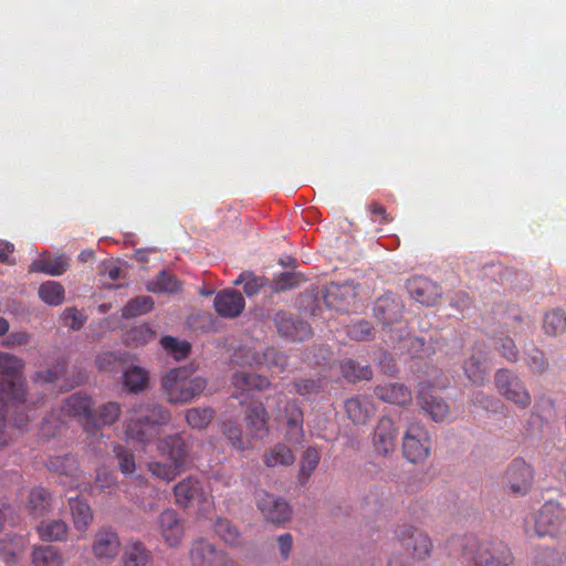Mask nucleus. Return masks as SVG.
<instances>
[{"label":"nucleus","instance_id":"1","mask_svg":"<svg viewBox=\"0 0 566 566\" xmlns=\"http://www.w3.org/2000/svg\"><path fill=\"white\" fill-rule=\"evenodd\" d=\"M24 360L13 354L0 352V402L20 406L25 401V381L21 378Z\"/></svg>","mask_w":566,"mask_h":566},{"label":"nucleus","instance_id":"2","mask_svg":"<svg viewBox=\"0 0 566 566\" xmlns=\"http://www.w3.org/2000/svg\"><path fill=\"white\" fill-rule=\"evenodd\" d=\"M169 420L170 412L165 407L146 406L126 424V439L142 444L149 443L158 436V428L168 423Z\"/></svg>","mask_w":566,"mask_h":566},{"label":"nucleus","instance_id":"3","mask_svg":"<svg viewBox=\"0 0 566 566\" xmlns=\"http://www.w3.org/2000/svg\"><path fill=\"white\" fill-rule=\"evenodd\" d=\"M192 374V370L186 367L175 368L163 378V387L170 402H189L206 389V379Z\"/></svg>","mask_w":566,"mask_h":566},{"label":"nucleus","instance_id":"4","mask_svg":"<svg viewBox=\"0 0 566 566\" xmlns=\"http://www.w3.org/2000/svg\"><path fill=\"white\" fill-rule=\"evenodd\" d=\"M403 305L394 294H385L377 298L374 307L376 319L382 324L384 329L391 334L392 342L402 339L407 334V325L401 319Z\"/></svg>","mask_w":566,"mask_h":566},{"label":"nucleus","instance_id":"5","mask_svg":"<svg viewBox=\"0 0 566 566\" xmlns=\"http://www.w3.org/2000/svg\"><path fill=\"white\" fill-rule=\"evenodd\" d=\"M534 531L538 537H555L566 531V512L556 501H547L535 515Z\"/></svg>","mask_w":566,"mask_h":566},{"label":"nucleus","instance_id":"6","mask_svg":"<svg viewBox=\"0 0 566 566\" xmlns=\"http://www.w3.org/2000/svg\"><path fill=\"white\" fill-rule=\"evenodd\" d=\"M431 439L428 431L419 422L408 426L403 434L402 452L405 458L412 462H423L430 454Z\"/></svg>","mask_w":566,"mask_h":566},{"label":"nucleus","instance_id":"7","mask_svg":"<svg viewBox=\"0 0 566 566\" xmlns=\"http://www.w3.org/2000/svg\"><path fill=\"white\" fill-rule=\"evenodd\" d=\"M494 384L499 394L520 408H527L532 398L525 384L511 370L499 369L494 376Z\"/></svg>","mask_w":566,"mask_h":566},{"label":"nucleus","instance_id":"8","mask_svg":"<svg viewBox=\"0 0 566 566\" xmlns=\"http://www.w3.org/2000/svg\"><path fill=\"white\" fill-rule=\"evenodd\" d=\"M514 556L503 542L480 543L471 557V566H511Z\"/></svg>","mask_w":566,"mask_h":566},{"label":"nucleus","instance_id":"9","mask_svg":"<svg viewBox=\"0 0 566 566\" xmlns=\"http://www.w3.org/2000/svg\"><path fill=\"white\" fill-rule=\"evenodd\" d=\"M93 400L90 396L75 392L67 397L61 407V417L74 418L84 428L85 432H91V429L96 428L94 419Z\"/></svg>","mask_w":566,"mask_h":566},{"label":"nucleus","instance_id":"10","mask_svg":"<svg viewBox=\"0 0 566 566\" xmlns=\"http://www.w3.org/2000/svg\"><path fill=\"white\" fill-rule=\"evenodd\" d=\"M396 536L400 544L411 552L413 559L424 560L430 557L433 544L426 532L412 525H403L396 530Z\"/></svg>","mask_w":566,"mask_h":566},{"label":"nucleus","instance_id":"11","mask_svg":"<svg viewBox=\"0 0 566 566\" xmlns=\"http://www.w3.org/2000/svg\"><path fill=\"white\" fill-rule=\"evenodd\" d=\"M533 484V470L523 459L512 461L504 474V485L511 493L525 495Z\"/></svg>","mask_w":566,"mask_h":566},{"label":"nucleus","instance_id":"12","mask_svg":"<svg viewBox=\"0 0 566 566\" xmlns=\"http://www.w3.org/2000/svg\"><path fill=\"white\" fill-rule=\"evenodd\" d=\"M120 552L118 533L112 526L99 527L93 537L92 553L99 560H114Z\"/></svg>","mask_w":566,"mask_h":566},{"label":"nucleus","instance_id":"13","mask_svg":"<svg viewBox=\"0 0 566 566\" xmlns=\"http://www.w3.org/2000/svg\"><path fill=\"white\" fill-rule=\"evenodd\" d=\"M274 323L280 336L293 342H303L312 336V327L308 323L294 318L292 314L279 311L274 315Z\"/></svg>","mask_w":566,"mask_h":566},{"label":"nucleus","instance_id":"14","mask_svg":"<svg viewBox=\"0 0 566 566\" xmlns=\"http://www.w3.org/2000/svg\"><path fill=\"white\" fill-rule=\"evenodd\" d=\"M398 427L390 417H381L374 429L373 446L375 451L381 455L392 453L397 446Z\"/></svg>","mask_w":566,"mask_h":566},{"label":"nucleus","instance_id":"15","mask_svg":"<svg viewBox=\"0 0 566 566\" xmlns=\"http://www.w3.org/2000/svg\"><path fill=\"white\" fill-rule=\"evenodd\" d=\"M176 504L181 507H189L193 501L200 504L210 502V494L206 493L199 479L188 476L174 486Z\"/></svg>","mask_w":566,"mask_h":566},{"label":"nucleus","instance_id":"16","mask_svg":"<svg viewBox=\"0 0 566 566\" xmlns=\"http://www.w3.org/2000/svg\"><path fill=\"white\" fill-rule=\"evenodd\" d=\"M157 528L167 545L176 547L181 543L185 528L179 514L175 510L167 509L159 514Z\"/></svg>","mask_w":566,"mask_h":566},{"label":"nucleus","instance_id":"17","mask_svg":"<svg viewBox=\"0 0 566 566\" xmlns=\"http://www.w3.org/2000/svg\"><path fill=\"white\" fill-rule=\"evenodd\" d=\"M258 507L269 522L281 524L290 520L292 511L287 502L272 494L262 492L258 499Z\"/></svg>","mask_w":566,"mask_h":566},{"label":"nucleus","instance_id":"18","mask_svg":"<svg viewBox=\"0 0 566 566\" xmlns=\"http://www.w3.org/2000/svg\"><path fill=\"white\" fill-rule=\"evenodd\" d=\"M407 289L410 296L426 306H433L441 295V289L431 280L416 276L408 281Z\"/></svg>","mask_w":566,"mask_h":566},{"label":"nucleus","instance_id":"19","mask_svg":"<svg viewBox=\"0 0 566 566\" xmlns=\"http://www.w3.org/2000/svg\"><path fill=\"white\" fill-rule=\"evenodd\" d=\"M213 306L220 316L234 318L243 312L245 301L240 292L235 290H223L216 295Z\"/></svg>","mask_w":566,"mask_h":566},{"label":"nucleus","instance_id":"20","mask_svg":"<svg viewBox=\"0 0 566 566\" xmlns=\"http://www.w3.org/2000/svg\"><path fill=\"white\" fill-rule=\"evenodd\" d=\"M158 451L167 457L176 467L185 470L188 460L189 444L179 434L168 436L158 442Z\"/></svg>","mask_w":566,"mask_h":566},{"label":"nucleus","instance_id":"21","mask_svg":"<svg viewBox=\"0 0 566 566\" xmlns=\"http://www.w3.org/2000/svg\"><path fill=\"white\" fill-rule=\"evenodd\" d=\"M345 412L354 424H366L376 413L373 399L368 396H355L348 398L344 403Z\"/></svg>","mask_w":566,"mask_h":566},{"label":"nucleus","instance_id":"22","mask_svg":"<svg viewBox=\"0 0 566 566\" xmlns=\"http://www.w3.org/2000/svg\"><path fill=\"white\" fill-rule=\"evenodd\" d=\"M46 467L50 471L70 479V481H61L63 485H67L71 489L78 486V461L75 455L65 454L63 457H52L48 460Z\"/></svg>","mask_w":566,"mask_h":566},{"label":"nucleus","instance_id":"23","mask_svg":"<svg viewBox=\"0 0 566 566\" xmlns=\"http://www.w3.org/2000/svg\"><path fill=\"white\" fill-rule=\"evenodd\" d=\"M355 296V286L349 282H332L326 285L323 291V298L326 306L335 310H342L345 305H348L350 300Z\"/></svg>","mask_w":566,"mask_h":566},{"label":"nucleus","instance_id":"24","mask_svg":"<svg viewBox=\"0 0 566 566\" xmlns=\"http://www.w3.org/2000/svg\"><path fill=\"white\" fill-rule=\"evenodd\" d=\"M268 418V411L263 403L255 402L248 407L244 419L252 438L263 439L269 434Z\"/></svg>","mask_w":566,"mask_h":566},{"label":"nucleus","instance_id":"25","mask_svg":"<svg viewBox=\"0 0 566 566\" xmlns=\"http://www.w3.org/2000/svg\"><path fill=\"white\" fill-rule=\"evenodd\" d=\"M422 410L436 422L450 418L449 405L441 397L432 395L429 389H421L418 396Z\"/></svg>","mask_w":566,"mask_h":566},{"label":"nucleus","instance_id":"26","mask_svg":"<svg viewBox=\"0 0 566 566\" xmlns=\"http://www.w3.org/2000/svg\"><path fill=\"white\" fill-rule=\"evenodd\" d=\"M285 419L287 426L286 438L290 442L300 444L304 438L303 411L297 400H289L285 406Z\"/></svg>","mask_w":566,"mask_h":566},{"label":"nucleus","instance_id":"27","mask_svg":"<svg viewBox=\"0 0 566 566\" xmlns=\"http://www.w3.org/2000/svg\"><path fill=\"white\" fill-rule=\"evenodd\" d=\"M374 392L381 401L391 405L405 406L412 399L411 391L398 382L376 386Z\"/></svg>","mask_w":566,"mask_h":566},{"label":"nucleus","instance_id":"28","mask_svg":"<svg viewBox=\"0 0 566 566\" xmlns=\"http://www.w3.org/2000/svg\"><path fill=\"white\" fill-rule=\"evenodd\" d=\"M122 560L123 566H148L153 554L143 542L135 539L125 545Z\"/></svg>","mask_w":566,"mask_h":566},{"label":"nucleus","instance_id":"29","mask_svg":"<svg viewBox=\"0 0 566 566\" xmlns=\"http://www.w3.org/2000/svg\"><path fill=\"white\" fill-rule=\"evenodd\" d=\"M486 359V353L482 346H476L472 356L464 361L463 370L470 381L475 385H483L486 377V370L483 366Z\"/></svg>","mask_w":566,"mask_h":566},{"label":"nucleus","instance_id":"30","mask_svg":"<svg viewBox=\"0 0 566 566\" xmlns=\"http://www.w3.org/2000/svg\"><path fill=\"white\" fill-rule=\"evenodd\" d=\"M69 268L67 261L63 255L50 256L44 253L40 259L33 261L29 266V272L32 273H45L52 276L62 275Z\"/></svg>","mask_w":566,"mask_h":566},{"label":"nucleus","instance_id":"31","mask_svg":"<svg viewBox=\"0 0 566 566\" xmlns=\"http://www.w3.org/2000/svg\"><path fill=\"white\" fill-rule=\"evenodd\" d=\"M219 554L214 546L203 538H198L192 543L190 549V560L192 566H213Z\"/></svg>","mask_w":566,"mask_h":566},{"label":"nucleus","instance_id":"32","mask_svg":"<svg viewBox=\"0 0 566 566\" xmlns=\"http://www.w3.org/2000/svg\"><path fill=\"white\" fill-rule=\"evenodd\" d=\"M31 563L33 566H64V558L59 547L40 545L33 547Z\"/></svg>","mask_w":566,"mask_h":566},{"label":"nucleus","instance_id":"33","mask_svg":"<svg viewBox=\"0 0 566 566\" xmlns=\"http://www.w3.org/2000/svg\"><path fill=\"white\" fill-rule=\"evenodd\" d=\"M258 366H265L271 370L282 373L287 366V356L275 347H266L262 353L255 352L252 356Z\"/></svg>","mask_w":566,"mask_h":566},{"label":"nucleus","instance_id":"34","mask_svg":"<svg viewBox=\"0 0 566 566\" xmlns=\"http://www.w3.org/2000/svg\"><path fill=\"white\" fill-rule=\"evenodd\" d=\"M69 505L74 527L78 532H86L93 521V512L90 505L78 496L70 497Z\"/></svg>","mask_w":566,"mask_h":566},{"label":"nucleus","instance_id":"35","mask_svg":"<svg viewBox=\"0 0 566 566\" xmlns=\"http://www.w3.org/2000/svg\"><path fill=\"white\" fill-rule=\"evenodd\" d=\"M232 384L241 391H261L270 387V380L266 377L247 371H237L232 377Z\"/></svg>","mask_w":566,"mask_h":566},{"label":"nucleus","instance_id":"36","mask_svg":"<svg viewBox=\"0 0 566 566\" xmlns=\"http://www.w3.org/2000/svg\"><path fill=\"white\" fill-rule=\"evenodd\" d=\"M122 413V408L118 402L108 401L94 410V422L97 424L96 428L91 429L90 433H96L105 426L114 424Z\"/></svg>","mask_w":566,"mask_h":566},{"label":"nucleus","instance_id":"37","mask_svg":"<svg viewBox=\"0 0 566 566\" xmlns=\"http://www.w3.org/2000/svg\"><path fill=\"white\" fill-rule=\"evenodd\" d=\"M36 530L44 542H64L69 534V526L62 520L42 522Z\"/></svg>","mask_w":566,"mask_h":566},{"label":"nucleus","instance_id":"38","mask_svg":"<svg viewBox=\"0 0 566 566\" xmlns=\"http://www.w3.org/2000/svg\"><path fill=\"white\" fill-rule=\"evenodd\" d=\"M24 539L22 536L7 535L0 539V554L7 564L17 563L19 555L23 552Z\"/></svg>","mask_w":566,"mask_h":566},{"label":"nucleus","instance_id":"39","mask_svg":"<svg viewBox=\"0 0 566 566\" xmlns=\"http://www.w3.org/2000/svg\"><path fill=\"white\" fill-rule=\"evenodd\" d=\"M39 297L48 305L59 306L64 302L65 290L59 282L46 281L39 287Z\"/></svg>","mask_w":566,"mask_h":566},{"label":"nucleus","instance_id":"40","mask_svg":"<svg viewBox=\"0 0 566 566\" xmlns=\"http://www.w3.org/2000/svg\"><path fill=\"white\" fill-rule=\"evenodd\" d=\"M147 289L153 293H177L180 291L181 284L174 274L161 271L148 283Z\"/></svg>","mask_w":566,"mask_h":566},{"label":"nucleus","instance_id":"41","mask_svg":"<svg viewBox=\"0 0 566 566\" xmlns=\"http://www.w3.org/2000/svg\"><path fill=\"white\" fill-rule=\"evenodd\" d=\"M340 371L348 381L369 380L373 377V370L369 365H359L353 359H345L340 364Z\"/></svg>","mask_w":566,"mask_h":566},{"label":"nucleus","instance_id":"42","mask_svg":"<svg viewBox=\"0 0 566 566\" xmlns=\"http://www.w3.org/2000/svg\"><path fill=\"white\" fill-rule=\"evenodd\" d=\"M51 496L50 493L41 488L36 486L30 491L28 509L33 516H42L48 512L50 507Z\"/></svg>","mask_w":566,"mask_h":566},{"label":"nucleus","instance_id":"43","mask_svg":"<svg viewBox=\"0 0 566 566\" xmlns=\"http://www.w3.org/2000/svg\"><path fill=\"white\" fill-rule=\"evenodd\" d=\"M295 461L292 450L283 443L276 444L272 450L264 454V463L269 468L277 465H291Z\"/></svg>","mask_w":566,"mask_h":566},{"label":"nucleus","instance_id":"44","mask_svg":"<svg viewBox=\"0 0 566 566\" xmlns=\"http://www.w3.org/2000/svg\"><path fill=\"white\" fill-rule=\"evenodd\" d=\"M147 382L148 375L142 367L133 366L123 374V384L129 391H142L146 388Z\"/></svg>","mask_w":566,"mask_h":566},{"label":"nucleus","instance_id":"45","mask_svg":"<svg viewBox=\"0 0 566 566\" xmlns=\"http://www.w3.org/2000/svg\"><path fill=\"white\" fill-rule=\"evenodd\" d=\"M156 333L146 324L134 326L127 331L125 343L128 346H143L155 339Z\"/></svg>","mask_w":566,"mask_h":566},{"label":"nucleus","instance_id":"46","mask_svg":"<svg viewBox=\"0 0 566 566\" xmlns=\"http://www.w3.org/2000/svg\"><path fill=\"white\" fill-rule=\"evenodd\" d=\"M321 460L319 452L316 448H307L302 455L298 480L303 484L305 483L311 474L316 470Z\"/></svg>","mask_w":566,"mask_h":566},{"label":"nucleus","instance_id":"47","mask_svg":"<svg viewBox=\"0 0 566 566\" xmlns=\"http://www.w3.org/2000/svg\"><path fill=\"white\" fill-rule=\"evenodd\" d=\"M154 307V301L150 296H137L132 298L122 310L125 318H132L147 314Z\"/></svg>","mask_w":566,"mask_h":566},{"label":"nucleus","instance_id":"48","mask_svg":"<svg viewBox=\"0 0 566 566\" xmlns=\"http://www.w3.org/2000/svg\"><path fill=\"white\" fill-rule=\"evenodd\" d=\"M234 284H243L244 293L251 297L259 293V291L268 284V279L264 276H258L252 272H242Z\"/></svg>","mask_w":566,"mask_h":566},{"label":"nucleus","instance_id":"49","mask_svg":"<svg viewBox=\"0 0 566 566\" xmlns=\"http://www.w3.org/2000/svg\"><path fill=\"white\" fill-rule=\"evenodd\" d=\"M543 328L547 335H558L566 329V314L559 310H553L544 316Z\"/></svg>","mask_w":566,"mask_h":566},{"label":"nucleus","instance_id":"50","mask_svg":"<svg viewBox=\"0 0 566 566\" xmlns=\"http://www.w3.org/2000/svg\"><path fill=\"white\" fill-rule=\"evenodd\" d=\"M214 532L229 545H238L240 543V532L227 518L219 517L216 520Z\"/></svg>","mask_w":566,"mask_h":566},{"label":"nucleus","instance_id":"51","mask_svg":"<svg viewBox=\"0 0 566 566\" xmlns=\"http://www.w3.org/2000/svg\"><path fill=\"white\" fill-rule=\"evenodd\" d=\"M213 418L211 408H191L186 413L187 423L195 429H205L209 426Z\"/></svg>","mask_w":566,"mask_h":566},{"label":"nucleus","instance_id":"52","mask_svg":"<svg viewBox=\"0 0 566 566\" xmlns=\"http://www.w3.org/2000/svg\"><path fill=\"white\" fill-rule=\"evenodd\" d=\"M163 348L175 359H182L190 354L191 345L186 340H178L172 336H165L160 339Z\"/></svg>","mask_w":566,"mask_h":566},{"label":"nucleus","instance_id":"53","mask_svg":"<svg viewBox=\"0 0 566 566\" xmlns=\"http://www.w3.org/2000/svg\"><path fill=\"white\" fill-rule=\"evenodd\" d=\"M148 471L156 478L161 479L164 481H172L179 475L184 470L179 467H176V463H164L159 461H151L148 463Z\"/></svg>","mask_w":566,"mask_h":566},{"label":"nucleus","instance_id":"54","mask_svg":"<svg viewBox=\"0 0 566 566\" xmlns=\"http://www.w3.org/2000/svg\"><path fill=\"white\" fill-rule=\"evenodd\" d=\"M305 280L302 273L283 272L273 279L272 289L275 292L291 290L298 286Z\"/></svg>","mask_w":566,"mask_h":566},{"label":"nucleus","instance_id":"55","mask_svg":"<svg viewBox=\"0 0 566 566\" xmlns=\"http://www.w3.org/2000/svg\"><path fill=\"white\" fill-rule=\"evenodd\" d=\"M113 451L118 461L120 472L123 474H132L136 469L134 453L122 444H115Z\"/></svg>","mask_w":566,"mask_h":566},{"label":"nucleus","instance_id":"56","mask_svg":"<svg viewBox=\"0 0 566 566\" xmlns=\"http://www.w3.org/2000/svg\"><path fill=\"white\" fill-rule=\"evenodd\" d=\"M66 370L65 361L57 363L53 368H48L42 371H36L33 376L35 382L52 384L64 376Z\"/></svg>","mask_w":566,"mask_h":566},{"label":"nucleus","instance_id":"57","mask_svg":"<svg viewBox=\"0 0 566 566\" xmlns=\"http://www.w3.org/2000/svg\"><path fill=\"white\" fill-rule=\"evenodd\" d=\"M61 319L64 326H67L74 331H78L83 327L86 317L77 308L67 307L63 311Z\"/></svg>","mask_w":566,"mask_h":566},{"label":"nucleus","instance_id":"58","mask_svg":"<svg viewBox=\"0 0 566 566\" xmlns=\"http://www.w3.org/2000/svg\"><path fill=\"white\" fill-rule=\"evenodd\" d=\"M295 392L303 397H311L317 395L322 389L321 379H296L294 382Z\"/></svg>","mask_w":566,"mask_h":566},{"label":"nucleus","instance_id":"59","mask_svg":"<svg viewBox=\"0 0 566 566\" xmlns=\"http://www.w3.org/2000/svg\"><path fill=\"white\" fill-rule=\"evenodd\" d=\"M497 350L510 363H516L520 358L518 349L510 337H502L496 342Z\"/></svg>","mask_w":566,"mask_h":566},{"label":"nucleus","instance_id":"60","mask_svg":"<svg viewBox=\"0 0 566 566\" xmlns=\"http://www.w3.org/2000/svg\"><path fill=\"white\" fill-rule=\"evenodd\" d=\"M347 334L352 339L367 340L373 335V327L369 322L360 321L349 326Z\"/></svg>","mask_w":566,"mask_h":566},{"label":"nucleus","instance_id":"61","mask_svg":"<svg viewBox=\"0 0 566 566\" xmlns=\"http://www.w3.org/2000/svg\"><path fill=\"white\" fill-rule=\"evenodd\" d=\"M223 434L229 439L231 444L238 449L243 450L244 443L241 437V430L239 426L233 421H227L222 427Z\"/></svg>","mask_w":566,"mask_h":566},{"label":"nucleus","instance_id":"62","mask_svg":"<svg viewBox=\"0 0 566 566\" xmlns=\"http://www.w3.org/2000/svg\"><path fill=\"white\" fill-rule=\"evenodd\" d=\"M526 364L535 373H543L548 366L544 354L537 348H532L527 353Z\"/></svg>","mask_w":566,"mask_h":566},{"label":"nucleus","instance_id":"63","mask_svg":"<svg viewBox=\"0 0 566 566\" xmlns=\"http://www.w3.org/2000/svg\"><path fill=\"white\" fill-rule=\"evenodd\" d=\"M368 211L370 213L371 221L381 226L388 224L394 220V218L387 212L386 208L376 201L368 205Z\"/></svg>","mask_w":566,"mask_h":566},{"label":"nucleus","instance_id":"64","mask_svg":"<svg viewBox=\"0 0 566 566\" xmlns=\"http://www.w3.org/2000/svg\"><path fill=\"white\" fill-rule=\"evenodd\" d=\"M116 485V476L106 470H98L95 478V486L101 491H111Z\"/></svg>","mask_w":566,"mask_h":566}]
</instances>
